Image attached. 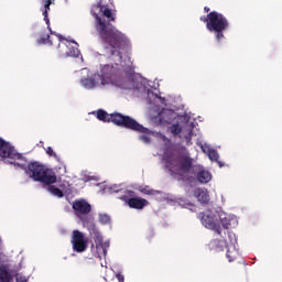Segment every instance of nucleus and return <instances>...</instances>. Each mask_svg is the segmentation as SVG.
I'll return each mask as SVG.
<instances>
[{
	"label": "nucleus",
	"mask_w": 282,
	"mask_h": 282,
	"mask_svg": "<svg viewBox=\"0 0 282 282\" xmlns=\"http://www.w3.org/2000/svg\"><path fill=\"white\" fill-rule=\"evenodd\" d=\"M90 14L95 19V30L105 43L106 56H116L117 63H122V50L127 46V36L116 25V14L109 8L107 0H97L91 4Z\"/></svg>",
	"instance_id": "obj_1"
},
{
	"label": "nucleus",
	"mask_w": 282,
	"mask_h": 282,
	"mask_svg": "<svg viewBox=\"0 0 282 282\" xmlns=\"http://www.w3.org/2000/svg\"><path fill=\"white\" fill-rule=\"evenodd\" d=\"M167 169L176 180L182 182H192L193 176L197 175L199 184H208L213 180L210 172L204 170L202 166H195L194 160L188 152L180 153L167 160Z\"/></svg>",
	"instance_id": "obj_2"
},
{
	"label": "nucleus",
	"mask_w": 282,
	"mask_h": 282,
	"mask_svg": "<svg viewBox=\"0 0 282 282\" xmlns=\"http://www.w3.org/2000/svg\"><path fill=\"white\" fill-rule=\"evenodd\" d=\"M204 11L207 12V15L200 17V21L206 23V29L208 32L215 33V40L217 43H221V39H225L224 32L230 28V22H228V18L223 13L217 11H212L210 8L205 7Z\"/></svg>",
	"instance_id": "obj_3"
},
{
	"label": "nucleus",
	"mask_w": 282,
	"mask_h": 282,
	"mask_svg": "<svg viewBox=\"0 0 282 282\" xmlns=\"http://www.w3.org/2000/svg\"><path fill=\"white\" fill-rule=\"evenodd\" d=\"M22 171L31 177L34 182H40L41 184H45V186H50V184H56L57 177L54 170L47 169L41 162H30L28 166L25 164H18Z\"/></svg>",
	"instance_id": "obj_4"
},
{
	"label": "nucleus",
	"mask_w": 282,
	"mask_h": 282,
	"mask_svg": "<svg viewBox=\"0 0 282 282\" xmlns=\"http://www.w3.org/2000/svg\"><path fill=\"white\" fill-rule=\"evenodd\" d=\"M97 120H100L101 122H112V124L129 129L130 131H147L144 126L137 122L135 119L120 112H112L109 115L107 111L99 109L97 110Z\"/></svg>",
	"instance_id": "obj_5"
},
{
	"label": "nucleus",
	"mask_w": 282,
	"mask_h": 282,
	"mask_svg": "<svg viewBox=\"0 0 282 282\" xmlns=\"http://www.w3.org/2000/svg\"><path fill=\"white\" fill-rule=\"evenodd\" d=\"M200 221L205 228L214 230L216 235H221V227L219 226V214L207 210L202 213Z\"/></svg>",
	"instance_id": "obj_6"
},
{
	"label": "nucleus",
	"mask_w": 282,
	"mask_h": 282,
	"mask_svg": "<svg viewBox=\"0 0 282 282\" xmlns=\"http://www.w3.org/2000/svg\"><path fill=\"white\" fill-rule=\"evenodd\" d=\"M74 252H85L88 248L89 240L80 230H74L70 238Z\"/></svg>",
	"instance_id": "obj_7"
},
{
	"label": "nucleus",
	"mask_w": 282,
	"mask_h": 282,
	"mask_svg": "<svg viewBox=\"0 0 282 282\" xmlns=\"http://www.w3.org/2000/svg\"><path fill=\"white\" fill-rule=\"evenodd\" d=\"M83 225L89 234L91 235L96 246H100L102 248V234L98 230V227H96V223H94V217H86L82 219Z\"/></svg>",
	"instance_id": "obj_8"
},
{
	"label": "nucleus",
	"mask_w": 282,
	"mask_h": 282,
	"mask_svg": "<svg viewBox=\"0 0 282 282\" xmlns=\"http://www.w3.org/2000/svg\"><path fill=\"white\" fill-rule=\"evenodd\" d=\"M0 158L3 160H21V154L14 151V148L10 145L6 140L0 138Z\"/></svg>",
	"instance_id": "obj_9"
},
{
	"label": "nucleus",
	"mask_w": 282,
	"mask_h": 282,
	"mask_svg": "<svg viewBox=\"0 0 282 282\" xmlns=\"http://www.w3.org/2000/svg\"><path fill=\"white\" fill-rule=\"evenodd\" d=\"M73 210L75 212V215H77V217L83 220L87 217L83 218L80 215H89V213H91V205L85 199H77L73 203Z\"/></svg>",
	"instance_id": "obj_10"
},
{
	"label": "nucleus",
	"mask_w": 282,
	"mask_h": 282,
	"mask_svg": "<svg viewBox=\"0 0 282 282\" xmlns=\"http://www.w3.org/2000/svg\"><path fill=\"white\" fill-rule=\"evenodd\" d=\"M116 74H118V68H116L113 65L106 64L101 68V75H100L101 85H105V80H113V78H116Z\"/></svg>",
	"instance_id": "obj_11"
},
{
	"label": "nucleus",
	"mask_w": 282,
	"mask_h": 282,
	"mask_svg": "<svg viewBox=\"0 0 282 282\" xmlns=\"http://www.w3.org/2000/svg\"><path fill=\"white\" fill-rule=\"evenodd\" d=\"M100 80H102V77H100L99 74H95L90 78H82L80 85L82 87H85V89H94V87H98Z\"/></svg>",
	"instance_id": "obj_12"
},
{
	"label": "nucleus",
	"mask_w": 282,
	"mask_h": 282,
	"mask_svg": "<svg viewBox=\"0 0 282 282\" xmlns=\"http://www.w3.org/2000/svg\"><path fill=\"white\" fill-rule=\"evenodd\" d=\"M147 204H149V202L140 197H132L128 199V206L130 208H134L135 210H142Z\"/></svg>",
	"instance_id": "obj_13"
},
{
	"label": "nucleus",
	"mask_w": 282,
	"mask_h": 282,
	"mask_svg": "<svg viewBox=\"0 0 282 282\" xmlns=\"http://www.w3.org/2000/svg\"><path fill=\"white\" fill-rule=\"evenodd\" d=\"M14 279L8 264L0 265V282H11Z\"/></svg>",
	"instance_id": "obj_14"
},
{
	"label": "nucleus",
	"mask_w": 282,
	"mask_h": 282,
	"mask_svg": "<svg viewBox=\"0 0 282 282\" xmlns=\"http://www.w3.org/2000/svg\"><path fill=\"white\" fill-rule=\"evenodd\" d=\"M194 195L197 197L200 204H208V202H210V196L208 195V189L206 188L195 189Z\"/></svg>",
	"instance_id": "obj_15"
},
{
	"label": "nucleus",
	"mask_w": 282,
	"mask_h": 282,
	"mask_svg": "<svg viewBox=\"0 0 282 282\" xmlns=\"http://www.w3.org/2000/svg\"><path fill=\"white\" fill-rule=\"evenodd\" d=\"M52 3H54V0H44V6L42 8V14L46 25H50V18L47 17V13L50 12V6H52Z\"/></svg>",
	"instance_id": "obj_16"
},
{
	"label": "nucleus",
	"mask_w": 282,
	"mask_h": 282,
	"mask_svg": "<svg viewBox=\"0 0 282 282\" xmlns=\"http://www.w3.org/2000/svg\"><path fill=\"white\" fill-rule=\"evenodd\" d=\"M47 191L51 193V195H53L54 197H65V194L63 193V191L52 184L47 185Z\"/></svg>",
	"instance_id": "obj_17"
},
{
	"label": "nucleus",
	"mask_w": 282,
	"mask_h": 282,
	"mask_svg": "<svg viewBox=\"0 0 282 282\" xmlns=\"http://www.w3.org/2000/svg\"><path fill=\"white\" fill-rule=\"evenodd\" d=\"M218 221H219V227L225 228V230H228L230 228V219L226 217V214H218Z\"/></svg>",
	"instance_id": "obj_18"
},
{
	"label": "nucleus",
	"mask_w": 282,
	"mask_h": 282,
	"mask_svg": "<svg viewBox=\"0 0 282 282\" xmlns=\"http://www.w3.org/2000/svg\"><path fill=\"white\" fill-rule=\"evenodd\" d=\"M66 56H72L73 58H78V56H80V50H78V47H76V46H68Z\"/></svg>",
	"instance_id": "obj_19"
},
{
	"label": "nucleus",
	"mask_w": 282,
	"mask_h": 282,
	"mask_svg": "<svg viewBox=\"0 0 282 282\" xmlns=\"http://www.w3.org/2000/svg\"><path fill=\"white\" fill-rule=\"evenodd\" d=\"M144 129H147V131H137V133H144L139 137V140H141V142H144V144H149V142H151V137L149 135L150 131L148 128Z\"/></svg>",
	"instance_id": "obj_20"
},
{
	"label": "nucleus",
	"mask_w": 282,
	"mask_h": 282,
	"mask_svg": "<svg viewBox=\"0 0 282 282\" xmlns=\"http://www.w3.org/2000/svg\"><path fill=\"white\" fill-rule=\"evenodd\" d=\"M226 257H227L229 263H232V261H235V259H237V251L235 249L234 250L228 249Z\"/></svg>",
	"instance_id": "obj_21"
},
{
	"label": "nucleus",
	"mask_w": 282,
	"mask_h": 282,
	"mask_svg": "<svg viewBox=\"0 0 282 282\" xmlns=\"http://www.w3.org/2000/svg\"><path fill=\"white\" fill-rule=\"evenodd\" d=\"M170 131L173 135H180V133H182V127L177 123L172 124Z\"/></svg>",
	"instance_id": "obj_22"
},
{
	"label": "nucleus",
	"mask_w": 282,
	"mask_h": 282,
	"mask_svg": "<svg viewBox=\"0 0 282 282\" xmlns=\"http://www.w3.org/2000/svg\"><path fill=\"white\" fill-rule=\"evenodd\" d=\"M99 221L100 224H104V225L111 224V217L107 214H100Z\"/></svg>",
	"instance_id": "obj_23"
},
{
	"label": "nucleus",
	"mask_w": 282,
	"mask_h": 282,
	"mask_svg": "<svg viewBox=\"0 0 282 282\" xmlns=\"http://www.w3.org/2000/svg\"><path fill=\"white\" fill-rule=\"evenodd\" d=\"M39 43H42L43 45H47V43H50V45H52V41H50V34H43L40 36V39L37 40Z\"/></svg>",
	"instance_id": "obj_24"
},
{
	"label": "nucleus",
	"mask_w": 282,
	"mask_h": 282,
	"mask_svg": "<svg viewBox=\"0 0 282 282\" xmlns=\"http://www.w3.org/2000/svg\"><path fill=\"white\" fill-rule=\"evenodd\" d=\"M208 158L212 160V162H217L219 160V154L215 150H209Z\"/></svg>",
	"instance_id": "obj_25"
},
{
	"label": "nucleus",
	"mask_w": 282,
	"mask_h": 282,
	"mask_svg": "<svg viewBox=\"0 0 282 282\" xmlns=\"http://www.w3.org/2000/svg\"><path fill=\"white\" fill-rule=\"evenodd\" d=\"M45 151H46L47 155H50V158H55L56 160L58 159V155H56V154L54 153V149H52V147H47V148L45 149Z\"/></svg>",
	"instance_id": "obj_26"
},
{
	"label": "nucleus",
	"mask_w": 282,
	"mask_h": 282,
	"mask_svg": "<svg viewBox=\"0 0 282 282\" xmlns=\"http://www.w3.org/2000/svg\"><path fill=\"white\" fill-rule=\"evenodd\" d=\"M15 281L17 282H28V279L25 278V275H23L21 273H17L15 274Z\"/></svg>",
	"instance_id": "obj_27"
},
{
	"label": "nucleus",
	"mask_w": 282,
	"mask_h": 282,
	"mask_svg": "<svg viewBox=\"0 0 282 282\" xmlns=\"http://www.w3.org/2000/svg\"><path fill=\"white\" fill-rule=\"evenodd\" d=\"M191 140H193V130H189L188 133L185 135V141L187 144H191Z\"/></svg>",
	"instance_id": "obj_28"
},
{
	"label": "nucleus",
	"mask_w": 282,
	"mask_h": 282,
	"mask_svg": "<svg viewBox=\"0 0 282 282\" xmlns=\"http://www.w3.org/2000/svg\"><path fill=\"white\" fill-rule=\"evenodd\" d=\"M116 279L119 281V282H124V275L122 273H117L116 274Z\"/></svg>",
	"instance_id": "obj_29"
},
{
	"label": "nucleus",
	"mask_w": 282,
	"mask_h": 282,
	"mask_svg": "<svg viewBox=\"0 0 282 282\" xmlns=\"http://www.w3.org/2000/svg\"><path fill=\"white\" fill-rule=\"evenodd\" d=\"M119 199H121L122 202H127V195L120 196Z\"/></svg>",
	"instance_id": "obj_30"
},
{
	"label": "nucleus",
	"mask_w": 282,
	"mask_h": 282,
	"mask_svg": "<svg viewBox=\"0 0 282 282\" xmlns=\"http://www.w3.org/2000/svg\"><path fill=\"white\" fill-rule=\"evenodd\" d=\"M102 251H104L105 257H107V249L102 248Z\"/></svg>",
	"instance_id": "obj_31"
},
{
	"label": "nucleus",
	"mask_w": 282,
	"mask_h": 282,
	"mask_svg": "<svg viewBox=\"0 0 282 282\" xmlns=\"http://www.w3.org/2000/svg\"><path fill=\"white\" fill-rule=\"evenodd\" d=\"M120 191H122V189L115 188L113 193H120Z\"/></svg>",
	"instance_id": "obj_32"
}]
</instances>
